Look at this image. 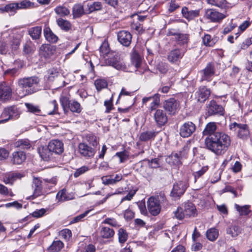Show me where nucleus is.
I'll return each mask as SVG.
<instances>
[{
    "mask_svg": "<svg viewBox=\"0 0 252 252\" xmlns=\"http://www.w3.org/2000/svg\"><path fill=\"white\" fill-rule=\"evenodd\" d=\"M217 125L215 122L208 123L203 131L206 136L205 145L206 148L217 156L224 154L231 144L230 137L223 132H216Z\"/></svg>",
    "mask_w": 252,
    "mask_h": 252,
    "instance_id": "obj_1",
    "label": "nucleus"
},
{
    "mask_svg": "<svg viewBox=\"0 0 252 252\" xmlns=\"http://www.w3.org/2000/svg\"><path fill=\"white\" fill-rule=\"evenodd\" d=\"M39 82V79L36 76L24 78L18 81V88L16 89V93L22 97L36 92L34 86Z\"/></svg>",
    "mask_w": 252,
    "mask_h": 252,
    "instance_id": "obj_2",
    "label": "nucleus"
},
{
    "mask_svg": "<svg viewBox=\"0 0 252 252\" xmlns=\"http://www.w3.org/2000/svg\"><path fill=\"white\" fill-rule=\"evenodd\" d=\"M20 44L18 38H13L9 41H0V54L15 55L17 53Z\"/></svg>",
    "mask_w": 252,
    "mask_h": 252,
    "instance_id": "obj_3",
    "label": "nucleus"
},
{
    "mask_svg": "<svg viewBox=\"0 0 252 252\" xmlns=\"http://www.w3.org/2000/svg\"><path fill=\"white\" fill-rule=\"evenodd\" d=\"M21 111L17 107L12 106L4 108L2 114V119L0 120V124L7 122L9 120H15L19 118Z\"/></svg>",
    "mask_w": 252,
    "mask_h": 252,
    "instance_id": "obj_4",
    "label": "nucleus"
},
{
    "mask_svg": "<svg viewBox=\"0 0 252 252\" xmlns=\"http://www.w3.org/2000/svg\"><path fill=\"white\" fill-rule=\"evenodd\" d=\"M163 108L168 114L174 115L179 110L180 104L176 99L171 98L164 102Z\"/></svg>",
    "mask_w": 252,
    "mask_h": 252,
    "instance_id": "obj_5",
    "label": "nucleus"
},
{
    "mask_svg": "<svg viewBox=\"0 0 252 252\" xmlns=\"http://www.w3.org/2000/svg\"><path fill=\"white\" fill-rule=\"evenodd\" d=\"M230 129L232 130L237 131L238 136L242 139H247L249 136L250 132L247 125L240 124L234 122L230 125Z\"/></svg>",
    "mask_w": 252,
    "mask_h": 252,
    "instance_id": "obj_6",
    "label": "nucleus"
},
{
    "mask_svg": "<svg viewBox=\"0 0 252 252\" xmlns=\"http://www.w3.org/2000/svg\"><path fill=\"white\" fill-rule=\"evenodd\" d=\"M61 80V82L58 81L57 85L59 87H63L65 86V81L62 74L60 73L57 68H52L48 71V79L49 81H54L55 79Z\"/></svg>",
    "mask_w": 252,
    "mask_h": 252,
    "instance_id": "obj_7",
    "label": "nucleus"
},
{
    "mask_svg": "<svg viewBox=\"0 0 252 252\" xmlns=\"http://www.w3.org/2000/svg\"><path fill=\"white\" fill-rule=\"evenodd\" d=\"M200 81H210L215 73V65L212 63L207 64L205 68L200 71Z\"/></svg>",
    "mask_w": 252,
    "mask_h": 252,
    "instance_id": "obj_8",
    "label": "nucleus"
},
{
    "mask_svg": "<svg viewBox=\"0 0 252 252\" xmlns=\"http://www.w3.org/2000/svg\"><path fill=\"white\" fill-rule=\"evenodd\" d=\"M188 183L186 181H179L174 184L171 194L173 197H180L183 195L187 188Z\"/></svg>",
    "mask_w": 252,
    "mask_h": 252,
    "instance_id": "obj_9",
    "label": "nucleus"
},
{
    "mask_svg": "<svg viewBox=\"0 0 252 252\" xmlns=\"http://www.w3.org/2000/svg\"><path fill=\"white\" fill-rule=\"evenodd\" d=\"M147 205L149 211L153 216L158 215L160 212L161 206L159 201L154 197H151L148 200Z\"/></svg>",
    "mask_w": 252,
    "mask_h": 252,
    "instance_id": "obj_10",
    "label": "nucleus"
},
{
    "mask_svg": "<svg viewBox=\"0 0 252 252\" xmlns=\"http://www.w3.org/2000/svg\"><path fill=\"white\" fill-rule=\"evenodd\" d=\"M196 126L191 122H187L180 128V134L183 137H188L195 131Z\"/></svg>",
    "mask_w": 252,
    "mask_h": 252,
    "instance_id": "obj_11",
    "label": "nucleus"
},
{
    "mask_svg": "<svg viewBox=\"0 0 252 252\" xmlns=\"http://www.w3.org/2000/svg\"><path fill=\"white\" fill-rule=\"evenodd\" d=\"M206 110L209 116L216 114L222 115L224 109L221 105L218 104L215 100H212L207 105Z\"/></svg>",
    "mask_w": 252,
    "mask_h": 252,
    "instance_id": "obj_12",
    "label": "nucleus"
},
{
    "mask_svg": "<svg viewBox=\"0 0 252 252\" xmlns=\"http://www.w3.org/2000/svg\"><path fill=\"white\" fill-rule=\"evenodd\" d=\"M147 101H150L149 109L151 111L155 110L159 104V97L158 94H156L152 96L144 97L142 100V106H147Z\"/></svg>",
    "mask_w": 252,
    "mask_h": 252,
    "instance_id": "obj_13",
    "label": "nucleus"
},
{
    "mask_svg": "<svg viewBox=\"0 0 252 252\" xmlns=\"http://www.w3.org/2000/svg\"><path fill=\"white\" fill-rule=\"evenodd\" d=\"M117 38L122 45L128 47L131 43L132 35L128 31H121L118 33Z\"/></svg>",
    "mask_w": 252,
    "mask_h": 252,
    "instance_id": "obj_14",
    "label": "nucleus"
},
{
    "mask_svg": "<svg viewBox=\"0 0 252 252\" xmlns=\"http://www.w3.org/2000/svg\"><path fill=\"white\" fill-rule=\"evenodd\" d=\"M78 149L80 154L86 158H92L94 155L96 150L94 148H92L85 143L79 144Z\"/></svg>",
    "mask_w": 252,
    "mask_h": 252,
    "instance_id": "obj_15",
    "label": "nucleus"
},
{
    "mask_svg": "<svg viewBox=\"0 0 252 252\" xmlns=\"http://www.w3.org/2000/svg\"><path fill=\"white\" fill-rule=\"evenodd\" d=\"M12 89L6 83L0 85V102L4 101L11 97Z\"/></svg>",
    "mask_w": 252,
    "mask_h": 252,
    "instance_id": "obj_16",
    "label": "nucleus"
},
{
    "mask_svg": "<svg viewBox=\"0 0 252 252\" xmlns=\"http://www.w3.org/2000/svg\"><path fill=\"white\" fill-rule=\"evenodd\" d=\"M52 153L57 155L62 154L63 151V144L59 140H52L48 144Z\"/></svg>",
    "mask_w": 252,
    "mask_h": 252,
    "instance_id": "obj_17",
    "label": "nucleus"
},
{
    "mask_svg": "<svg viewBox=\"0 0 252 252\" xmlns=\"http://www.w3.org/2000/svg\"><path fill=\"white\" fill-rule=\"evenodd\" d=\"M154 118L157 124L159 126L164 125L167 122L166 113L161 109H157L154 114Z\"/></svg>",
    "mask_w": 252,
    "mask_h": 252,
    "instance_id": "obj_18",
    "label": "nucleus"
},
{
    "mask_svg": "<svg viewBox=\"0 0 252 252\" xmlns=\"http://www.w3.org/2000/svg\"><path fill=\"white\" fill-rule=\"evenodd\" d=\"M206 17L212 22H219L225 17V15L214 9H208L206 12Z\"/></svg>",
    "mask_w": 252,
    "mask_h": 252,
    "instance_id": "obj_19",
    "label": "nucleus"
},
{
    "mask_svg": "<svg viewBox=\"0 0 252 252\" xmlns=\"http://www.w3.org/2000/svg\"><path fill=\"white\" fill-rule=\"evenodd\" d=\"M74 198V194L72 192H67L65 189L60 190L56 195V199L58 200V202H63Z\"/></svg>",
    "mask_w": 252,
    "mask_h": 252,
    "instance_id": "obj_20",
    "label": "nucleus"
},
{
    "mask_svg": "<svg viewBox=\"0 0 252 252\" xmlns=\"http://www.w3.org/2000/svg\"><path fill=\"white\" fill-rule=\"evenodd\" d=\"M55 52L54 46L49 44H43L40 48V54L46 59L50 58Z\"/></svg>",
    "mask_w": 252,
    "mask_h": 252,
    "instance_id": "obj_21",
    "label": "nucleus"
},
{
    "mask_svg": "<svg viewBox=\"0 0 252 252\" xmlns=\"http://www.w3.org/2000/svg\"><path fill=\"white\" fill-rule=\"evenodd\" d=\"M86 13H90L95 11L100 10L102 9V5L100 2L87 1L84 3Z\"/></svg>",
    "mask_w": 252,
    "mask_h": 252,
    "instance_id": "obj_22",
    "label": "nucleus"
},
{
    "mask_svg": "<svg viewBox=\"0 0 252 252\" xmlns=\"http://www.w3.org/2000/svg\"><path fill=\"white\" fill-rule=\"evenodd\" d=\"M123 178L121 174L115 175L113 178L112 175L104 176L101 177V181L104 185H115L120 182Z\"/></svg>",
    "mask_w": 252,
    "mask_h": 252,
    "instance_id": "obj_23",
    "label": "nucleus"
},
{
    "mask_svg": "<svg viewBox=\"0 0 252 252\" xmlns=\"http://www.w3.org/2000/svg\"><path fill=\"white\" fill-rule=\"evenodd\" d=\"M38 152L40 157L44 160H50L53 158V153L49 148V146H41L38 149Z\"/></svg>",
    "mask_w": 252,
    "mask_h": 252,
    "instance_id": "obj_24",
    "label": "nucleus"
},
{
    "mask_svg": "<svg viewBox=\"0 0 252 252\" xmlns=\"http://www.w3.org/2000/svg\"><path fill=\"white\" fill-rule=\"evenodd\" d=\"M184 51L178 49L172 50L168 56V60L171 63H175L182 58Z\"/></svg>",
    "mask_w": 252,
    "mask_h": 252,
    "instance_id": "obj_25",
    "label": "nucleus"
},
{
    "mask_svg": "<svg viewBox=\"0 0 252 252\" xmlns=\"http://www.w3.org/2000/svg\"><path fill=\"white\" fill-rule=\"evenodd\" d=\"M182 13L184 18L189 21L199 16V10H189L187 7H184L182 9Z\"/></svg>",
    "mask_w": 252,
    "mask_h": 252,
    "instance_id": "obj_26",
    "label": "nucleus"
},
{
    "mask_svg": "<svg viewBox=\"0 0 252 252\" xmlns=\"http://www.w3.org/2000/svg\"><path fill=\"white\" fill-rule=\"evenodd\" d=\"M32 187L34 189L33 196L34 197H37L42 194V181L39 178H33Z\"/></svg>",
    "mask_w": 252,
    "mask_h": 252,
    "instance_id": "obj_27",
    "label": "nucleus"
},
{
    "mask_svg": "<svg viewBox=\"0 0 252 252\" xmlns=\"http://www.w3.org/2000/svg\"><path fill=\"white\" fill-rule=\"evenodd\" d=\"M197 99L198 101L204 102L210 96V91L205 87L199 88L197 92Z\"/></svg>",
    "mask_w": 252,
    "mask_h": 252,
    "instance_id": "obj_28",
    "label": "nucleus"
},
{
    "mask_svg": "<svg viewBox=\"0 0 252 252\" xmlns=\"http://www.w3.org/2000/svg\"><path fill=\"white\" fill-rule=\"evenodd\" d=\"M26 159L25 153L22 151L14 152L12 154V161L15 164H21Z\"/></svg>",
    "mask_w": 252,
    "mask_h": 252,
    "instance_id": "obj_29",
    "label": "nucleus"
},
{
    "mask_svg": "<svg viewBox=\"0 0 252 252\" xmlns=\"http://www.w3.org/2000/svg\"><path fill=\"white\" fill-rule=\"evenodd\" d=\"M183 208L186 216L194 217L196 215L195 207L191 202L185 203Z\"/></svg>",
    "mask_w": 252,
    "mask_h": 252,
    "instance_id": "obj_30",
    "label": "nucleus"
},
{
    "mask_svg": "<svg viewBox=\"0 0 252 252\" xmlns=\"http://www.w3.org/2000/svg\"><path fill=\"white\" fill-rule=\"evenodd\" d=\"M241 232V227L237 225H231L226 229V233L232 238H236Z\"/></svg>",
    "mask_w": 252,
    "mask_h": 252,
    "instance_id": "obj_31",
    "label": "nucleus"
},
{
    "mask_svg": "<svg viewBox=\"0 0 252 252\" xmlns=\"http://www.w3.org/2000/svg\"><path fill=\"white\" fill-rule=\"evenodd\" d=\"M105 63L107 65L112 66L117 69H120L122 67V65L119 62L117 57H111L110 56H108V57L105 59Z\"/></svg>",
    "mask_w": 252,
    "mask_h": 252,
    "instance_id": "obj_32",
    "label": "nucleus"
},
{
    "mask_svg": "<svg viewBox=\"0 0 252 252\" xmlns=\"http://www.w3.org/2000/svg\"><path fill=\"white\" fill-rule=\"evenodd\" d=\"M131 60L132 63L136 68H139L140 67L142 59L138 53L135 49L133 50L131 55Z\"/></svg>",
    "mask_w": 252,
    "mask_h": 252,
    "instance_id": "obj_33",
    "label": "nucleus"
},
{
    "mask_svg": "<svg viewBox=\"0 0 252 252\" xmlns=\"http://www.w3.org/2000/svg\"><path fill=\"white\" fill-rule=\"evenodd\" d=\"M44 35L48 41L52 43L56 42L58 37L51 31L49 28H45L44 29Z\"/></svg>",
    "mask_w": 252,
    "mask_h": 252,
    "instance_id": "obj_34",
    "label": "nucleus"
},
{
    "mask_svg": "<svg viewBox=\"0 0 252 252\" xmlns=\"http://www.w3.org/2000/svg\"><path fill=\"white\" fill-rule=\"evenodd\" d=\"M180 159V154L172 153L166 158V160L170 164L178 165L181 163Z\"/></svg>",
    "mask_w": 252,
    "mask_h": 252,
    "instance_id": "obj_35",
    "label": "nucleus"
},
{
    "mask_svg": "<svg viewBox=\"0 0 252 252\" xmlns=\"http://www.w3.org/2000/svg\"><path fill=\"white\" fill-rule=\"evenodd\" d=\"M14 145L17 148L22 149H29L32 146L30 141L27 139H20L16 141Z\"/></svg>",
    "mask_w": 252,
    "mask_h": 252,
    "instance_id": "obj_36",
    "label": "nucleus"
},
{
    "mask_svg": "<svg viewBox=\"0 0 252 252\" xmlns=\"http://www.w3.org/2000/svg\"><path fill=\"white\" fill-rule=\"evenodd\" d=\"M206 236L209 240L214 241L219 236V231L215 228H211L206 231Z\"/></svg>",
    "mask_w": 252,
    "mask_h": 252,
    "instance_id": "obj_37",
    "label": "nucleus"
},
{
    "mask_svg": "<svg viewBox=\"0 0 252 252\" xmlns=\"http://www.w3.org/2000/svg\"><path fill=\"white\" fill-rule=\"evenodd\" d=\"M42 28L40 26L32 28L29 30V33L33 39H38L41 33Z\"/></svg>",
    "mask_w": 252,
    "mask_h": 252,
    "instance_id": "obj_38",
    "label": "nucleus"
},
{
    "mask_svg": "<svg viewBox=\"0 0 252 252\" xmlns=\"http://www.w3.org/2000/svg\"><path fill=\"white\" fill-rule=\"evenodd\" d=\"M156 132L153 131H148L141 133L139 136V139L142 141H146L154 138Z\"/></svg>",
    "mask_w": 252,
    "mask_h": 252,
    "instance_id": "obj_39",
    "label": "nucleus"
},
{
    "mask_svg": "<svg viewBox=\"0 0 252 252\" xmlns=\"http://www.w3.org/2000/svg\"><path fill=\"white\" fill-rule=\"evenodd\" d=\"M83 5L81 4H77L73 7V15L75 18L80 17L85 13Z\"/></svg>",
    "mask_w": 252,
    "mask_h": 252,
    "instance_id": "obj_40",
    "label": "nucleus"
},
{
    "mask_svg": "<svg viewBox=\"0 0 252 252\" xmlns=\"http://www.w3.org/2000/svg\"><path fill=\"white\" fill-rule=\"evenodd\" d=\"M57 25L60 28L65 31H68L71 28L70 23L67 20L62 18H59L56 21Z\"/></svg>",
    "mask_w": 252,
    "mask_h": 252,
    "instance_id": "obj_41",
    "label": "nucleus"
},
{
    "mask_svg": "<svg viewBox=\"0 0 252 252\" xmlns=\"http://www.w3.org/2000/svg\"><path fill=\"white\" fill-rule=\"evenodd\" d=\"M63 247V243L60 241H54L49 247V250L50 252H58Z\"/></svg>",
    "mask_w": 252,
    "mask_h": 252,
    "instance_id": "obj_42",
    "label": "nucleus"
},
{
    "mask_svg": "<svg viewBox=\"0 0 252 252\" xmlns=\"http://www.w3.org/2000/svg\"><path fill=\"white\" fill-rule=\"evenodd\" d=\"M68 108L73 113H80L82 111L80 103L75 100L71 101Z\"/></svg>",
    "mask_w": 252,
    "mask_h": 252,
    "instance_id": "obj_43",
    "label": "nucleus"
},
{
    "mask_svg": "<svg viewBox=\"0 0 252 252\" xmlns=\"http://www.w3.org/2000/svg\"><path fill=\"white\" fill-rule=\"evenodd\" d=\"M18 9V5L17 3H12L5 5L2 10L13 15Z\"/></svg>",
    "mask_w": 252,
    "mask_h": 252,
    "instance_id": "obj_44",
    "label": "nucleus"
},
{
    "mask_svg": "<svg viewBox=\"0 0 252 252\" xmlns=\"http://www.w3.org/2000/svg\"><path fill=\"white\" fill-rule=\"evenodd\" d=\"M235 208L239 212L240 216L248 215L251 211L249 209L250 206L249 205L240 206L238 204H235Z\"/></svg>",
    "mask_w": 252,
    "mask_h": 252,
    "instance_id": "obj_45",
    "label": "nucleus"
},
{
    "mask_svg": "<svg viewBox=\"0 0 252 252\" xmlns=\"http://www.w3.org/2000/svg\"><path fill=\"white\" fill-rule=\"evenodd\" d=\"M56 13L60 16H66L68 15L70 11L66 7L63 6H58L55 8Z\"/></svg>",
    "mask_w": 252,
    "mask_h": 252,
    "instance_id": "obj_46",
    "label": "nucleus"
},
{
    "mask_svg": "<svg viewBox=\"0 0 252 252\" xmlns=\"http://www.w3.org/2000/svg\"><path fill=\"white\" fill-rule=\"evenodd\" d=\"M101 235L105 238H111L114 236V231L109 227H103L101 230Z\"/></svg>",
    "mask_w": 252,
    "mask_h": 252,
    "instance_id": "obj_47",
    "label": "nucleus"
},
{
    "mask_svg": "<svg viewBox=\"0 0 252 252\" xmlns=\"http://www.w3.org/2000/svg\"><path fill=\"white\" fill-rule=\"evenodd\" d=\"M119 241L121 244L125 243L128 238V234L126 230L121 228L118 230Z\"/></svg>",
    "mask_w": 252,
    "mask_h": 252,
    "instance_id": "obj_48",
    "label": "nucleus"
},
{
    "mask_svg": "<svg viewBox=\"0 0 252 252\" xmlns=\"http://www.w3.org/2000/svg\"><path fill=\"white\" fill-rule=\"evenodd\" d=\"M175 40L179 45L187 44L188 41V35L187 34L179 33L177 34Z\"/></svg>",
    "mask_w": 252,
    "mask_h": 252,
    "instance_id": "obj_49",
    "label": "nucleus"
},
{
    "mask_svg": "<svg viewBox=\"0 0 252 252\" xmlns=\"http://www.w3.org/2000/svg\"><path fill=\"white\" fill-rule=\"evenodd\" d=\"M25 106L27 108L28 111L35 114H38L40 112V109L38 106L32 103H26Z\"/></svg>",
    "mask_w": 252,
    "mask_h": 252,
    "instance_id": "obj_50",
    "label": "nucleus"
},
{
    "mask_svg": "<svg viewBox=\"0 0 252 252\" xmlns=\"http://www.w3.org/2000/svg\"><path fill=\"white\" fill-rule=\"evenodd\" d=\"M94 85L97 91H99L107 87V82L104 79H97L95 81Z\"/></svg>",
    "mask_w": 252,
    "mask_h": 252,
    "instance_id": "obj_51",
    "label": "nucleus"
},
{
    "mask_svg": "<svg viewBox=\"0 0 252 252\" xmlns=\"http://www.w3.org/2000/svg\"><path fill=\"white\" fill-rule=\"evenodd\" d=\"M207 2L212 5L219 7L223 8L226 5V1L225 0H206Z\"/></svg>",
    "mask_w": 252,
    "mask_h": 252,
    "instance_id": "obj_52",
    "label": "nucleus"
},
{
    "mask_svg": "<svg viewBox=\"0 0 252 252\" xmlns=\"http://www.w3.org/2000/svg\"><path fill=\"white\" fill-rule=\"evenodd\" d=\"M15 175L14 173H6L3 177V182L5 184H12L15 181L14 176Z\"/></svg>",
    "mask_w": 252,
    "mask_h": 252,
    "instance_id": "obj_53",
    "label": "nucleus"
},
{
    "mask_svg": "<svg viewBox=\"0 0 252 252\" xmlns=\"http://www.w3.org/2000/svg\"><path fill=\"white\" fill-rule=\"evenodd\" d=\"M59 236L61 238L64 239L65 241H68L72 236V233L68 229H64L59 232Z\"/></svg>",
    "mask_w": 252,
    "mask_h": 252,
    "instance_id": "obj_54",
    "label": "nucleus"
},
{
    "mask_svg": "<svg viewBox=\"0 0 252 252\" xmlns=\"http://www.w3.org/2000/svg\"><path fill=\"white\" fill-rule=\"evenodd\" d=\"M86 140L95 149L98 143L97 137L93 134H88L86 136Z\"/></svg>",
    "mask_w": 252,
    "mask_h": 252,
    "instance_id": "obj_55",
    "label": "nucleus"
},
{
    "mask_svg": "<svg viewBox=\"0 0 252 252\" xmlns=\"http://www.w3.org/2000/svg\"><path fill=\"white\" fill-rule=\"evenodd\" d=\"M43 180L46 187L49 189H50L51 187L55 186L57 183L56 177H53L51 179H44Z\"/></svg>",
    "mask_w": 252,
    "mask_h": 252,
    "instance_id": "obj_56",
    "label": "nucleus"
},
{
    "mask_svg": "<svg viewBox=\"0 0 252 252\" xmlns=\"http://www.w3.org/2000/svg\"><path fill=\"white\" fill-rule=\"evenodd\" d=\"M203 42L204 45L208 46H213L215 43V40L211 38L209 34H206L203 38Z\"/></svg>",
    "mask_w": 252,
    "mask_h": 252,
    "instance_id": "obj_57",
    "label": "nucleus"
},
{
    "mask_svg": "<svg viewBox=\"0 0 252 252\" xmlns=\"http://www.w3.org/2000/svg\"><path fill=\"white\" fill-rule=\"evenodd\" d=\"M89 170V168L87 166H83L80 168L77 169L74 172L73 175L75 178L78 177Z\"/></svg>",
    "mask_w": 252,
    "mask_h": 252,
    "instance_id": "obj_58",
    "label": "nucleus"
},
{
    "mask_svg": "<svg viewBox=\"0 0 252 252\" xmlns=\"http://www.w3.org/2000/svg\"><path fill=\"white\" fill-rule=\"evenodd\" d=\"M71 101L69 100V98L67 96H62L60 98V102L63 108L64 111H66V109L68 108Z\"/></svg>",
    "mask_w": 252,
    "mask_h": 252,
    "instance_id": "obj_59",
    "label": "nucleus"
},
{
    "mask_svg": "<svg viewBox=\"0 0 252 252\" xmlns=\"http://www.w3.org/2000/svg\"><path fill=\"white\" fill-rule=\"evenodd\" d=\"M116 156L119 158L121 163L125 162L128 158V155L126 151L118 152L116 154Z\"/></svg>",
    "mask_w": 252,
    "mask_h": 252,
    "instance_id": "obj_60",
    "label": "nucleus"
},
{
    "mask_svg": "<svg viewBox=\"0 0 252 252\" xmlns=\"http://www.w3.org/2000/svg\"><path fill=\"white\" fill-rule=\"evenodd\" d=\"M175 217L179 220H182L186 216L182 207H178L174 212Z\"/></svg>",
    "mask_w": 252,
    "mask_h": 252,
    "instance_id": "obj_61",
    "label": "nucleus"
},
{
    "mask_svg": "<svg viewBox=\"0 0 252 252\" xmlns=\"http://www.w3.org/2000/svg\"><path fill=\"white\" fill-rule=\"evenodd\" d=\"M46 212V210L42 208L39 210H36L32 213V216L36 218H40L44 216Z\"/></svg>",
    "mask_w": 252,
    "mask_h": 252,
    "instance_id": "obj_62",
    "label": "nucleus"
},
{
    "mask_svg": "<svg viewBox=\"0 0 252 252\" xmlns=\"http://www.w3.org/2000/svg\"><path fill=\"white\" fill-rule=\"evenodd\" d=\"M90 212L89 210L85 211L84 213L79 215L75 217H74L73 220L71 221V223H76L79 221H80L82 219L85 218Z\"/></svg>",
    "mask_w": 252,
    "mask_h": 252,
    "instance_id": "obj_63",
    "label": "nucleus"
},
{
    "mask_svg": "<svg viewBox=\"0 0 252 252\" xmlns=\"http://www.w3.org/2000/svg\"><path fill=\"white\" fill-rule=\"evenodd\" d=\"M95 248L94 246L92 244L88 245L85 247L83 251L78 250L77 252H95Z\"/></svg>",
    "mask_w": 252,
    "mask_h": 252,
    "instance_id": "obj_64",
    "label": "nucleus"
}]
</instances>
